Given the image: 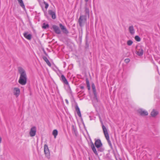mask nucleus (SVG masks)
Masks as SVG:
<instances>
[{
    "mask_svg": "<svg viewBox=\"0 0 160 160\" xmlns=\"http://www.w3.org/2000/svg\"><path fill=\"white\" fill-rule=\"evenodd\" d=\"M18 71L20 74L18 82L22 85H24L26 84L27 81V76L26 71L21 67L18 68Z\"/></svg>",
    "mask_w": 160,
    "mask_h": 160,
    "instance_id": "f257e3e1",
    "label": "nucleus"
},
{
    "mask_svg": "<svg viewBox=\"0 0 160 160\" xmlns=\"http://www.w3.org/2000/svg\"><path fill=\"white\" fill-rule=\"evenodd\" d=\"M102 126V128L103 131V132L105 136V137L106 139V140H107L108 143V144L109 145V146L112 148V145L111 142L110 140L109 139V134L108 133L107 130L105 127L104 125H103Z\"/></svg>",
    "mask_w": 160,
    "mask_h": 160,
    "instance_id": "f03ea898",
    "label": "nucleus"
},
{
    "mask_svg": "<svg viewBox=\"0 0 160 160\" xmlns=\"http://www.w3.org/2000/svg\"><path fill=\"white\" fill-rule=\"evenodd\" d=\"M86 20V16L80 15L78 21L79 26L81 27L83 26Z\"/></svg>",
    "mask_w": 160,
    "mask_h": 160,
    "instance_id": "7ed1b4c3",
    "label": "nucleus"
},
{
    "mask_svg": "<svg viewBox=\"0 0 160 160\" xmlns=\"http://www.w3.org/2000/svg\"><path fill=\"white\" fill-rule=\"evenodd\" d=\"M44 152L47 158L49 159L50 158V153L48 146L46 144L44 146Z\"/></svg>",
    "mask_w": 160,
    "mask_h": 160,
    "instance_id": "20e7f679",
    "label": "nucleus"
},
{
    "mask_svg": "<svg viewBox=\"0 0 160 160\" xmlns=\"http://www.w3.org/2000/svg\"><path fill=\"white\" fill-rule=\"evenodd\" d=\"M144 51L141 47H137L136 54L139 56H142L143 54Z\"/></svg>",
    "mask_w": 160,
    "mask_h": 160,
    "instance_id": "39448f33",
    "label": "nucleus"
},
{
    "mask_svg": "<svg viewBox=\"0 0 160 160\" xmlns=\"http://www.w3.org/2000/svg\"><path fill=\"white\" fill-rule=\"evenodd\" d=\"M36 128L35 126L32 128L29 132V134L30 136L33 137L36 135Z\"/></svg>",
    "mask_w": 160,
    "mask_h": 160,
    "instance_id": "423d86ee",
    "label": "nucleus"
},
{
    "mask_svg": "<svg viewBox=\"0 0 160 160\" xmlns=\"http://www.w3.org/2000/svg\"><path fill=\"white\" fill-rule=\"evenodd\" d=\"M52 28L55 33L57 34H60L61 33V31L58 26L56 25H53L52 26Z\"/></svg>",
    "mask_w": 160,
    "mask_h": 160,
    "instance_id": "0eeeda50",
    "label": "nucleus"
},
{
    "mask_svg": "<svg viewBox=\"0 0 160 160\" xmlns=\"http://www.w3.org/2000/svg\"><path fill=\"white\" fill-rule=\"evenodd\" d=\"M59 26L63 33L67 34L69 33L68 31L66 28L64 26L62 25L61 23H60L59 24Z\"/></svg>",
    "mask_w": 160,
    "mask_h": 160,
    "instance_id": "6e6552de",
    "label": "nucleus"
},
{
    "mask_svg": "<svg viewBox=\"0 0 160 160\" xmlns=\"http://www.w3.org/2000/svg\"><path fill=\"white\" fill-rule=\"evenodd\" d=\"M95 145L97 148H99L101 147L102 145L100 139L97 140L95 142Z\"/></svg>",
    "mask_w": 160,
    "mask_h": 160,
    "instance_id": "1a4fd4ad",
    "label": "nucleus"
},
{
    "mask_svg": "<svg viewBox=\"0 0 160 160\" xmlns=\"http://www.w3.org/2000/svg\"><path fill=\"white\" fill-rule=\"evenodd\" d=\"M13 92L14 95L16 97H18L20 93V89L18 88H13Z\"/></svg>",
    "mask_w": 160,
    "mask_h": 160,
    "instance_id": "9d476101",
    "label": "nucleus"
},
{
    "mask_svg": "<svg viewBox=\"0 0 160 160\" xmlns=\"http://www.w3.org/2000/svg\"><path fill=\"white\" fill-rule=\"evenodd\" d=\"M138 112L142 116H147L148 114V112L146 111L143 110L142 109L138 110Z\"/></svg>",
    "mask_w": 160,
    "mask_h": 160,
    "instance_id": "9b49d317",
    "label": "nucleus"
},
{
    "mask_svg": "<svg viewBox=\"0 0 160 160\" xmlns=\"http://www.w3.org/2000/svg\"><path fill=\"white\" fill-rule=\"evenodd\" d=\"M91 148L92 151H93L94 153L96 155L98 156V153L96 149V148L94 145V144L92 142H91Z\"/></svg>",
    "mask_w": 160,
    "mask_h": 160,
    "instance_id": "f8f14e48",
    "label": "nucleus"
},
{
    "mask_svg": "<svg viewBox=\"0 0 160 160\" xmlns=\"http://www.w3.org/2000/svg\"><path fill=\"white\" fill-rule=\"evenodd\" d=\"M28 32H25L23 33V36L26 39L30 40L32 38V35L31 34H28Z\"/></svg>",
    "mask_w": 160,
    "mask_h": 160,
    "instance_id": "ddd939ff",
    "label": "nucleus"
},
{
    "mask_svg": "<svg viewBox=\"0 0 160 160\" xmlns=\"http://www.w3.org/2000/svg\"><path fill=\"white\" fill-rule=\"evenodd\" d=\"M48 14L50 15L53 19H55L56 18V16L55 12L53 11L52 10H50L48 11Z\"/></svg>",
    "mask_w": 160,
    "mask_h": 160,
    "instance_id": "4468645a",
    "label": "nucleus"
},
{
    "mask_svg": "<svg viewBox=\"0 0 160 160\" xmlns=\"http://www.w3.org/2000/svg\"><path fill=\"white\" fill-rule=\"evenodd\" d=\"M61 79L62 81L65 84L67 85H69L68 81L64 75H61Z\"/></svg>",
    "mask_w": 160,
    "mask_h": 160,
    "instance_id": "2eb2a0df",
    "label": "nucleus"
},
{
    "mask_svg": "<svg viewBox=\"0 0 160 160\" xmlns=\"http://www.w3.org/2000/svg\"><path fill=\"white\" fill-rule=\"evenodd\" d=\"M129 32L131 35H133L135 33V30L132 25L130 26L128 28Z\"/></svg>",
    "mask_w": 160,
    "mask_h": 160,
    "instance_id": "dca6fc26",
    "label": "nucleus"
},
{
    "mask_svg": "<svg viewBox=\"0 0 160 160\" xmlns=\"http://www.w3.org/2000/svg\"><path fill=\"white\" fill-rule=\"evenodd\" d=\"M75 109L79 117L81 118L82 116L81 112L79 108L77 105H76L75 107Z\"/></svg>",
    "mask_w": 160,
    "mask_h": 160,
    "instance_id": "f3484780",
    "label": "nucleus"
},
{
    "mask_svg": "<svg viewBox=\"0 0 160 160\" xmlns=\"http://www.w3.org/2000/svg\"><path fill=\"white\" fill-rule=\"evenodd\" d=\"M158 114V112L154 109L153 110L151 113V115L152 117L156 116Z\"/></svg>",
    "mask_w": 160,
    "mask_h": 160,
    "instance_id": "a211bd4d",
    "label": "nucleus"
},
{
    "mask_svg": "<svg viewBox=\"0 0 160 160\" xmlns=\"http://www.w3.org/2000/svg\"><path fill=\"white\" fill-rule=\"evenodd\" d=\"M72 132L76 136H77L78 135V132L77 131L76 128L74 127L73 125L72 126Z\"/></svg>",
    "mask_w": 160,
    "mask_h": 160,
    "instance_id": "6ab92c4d",
    "label": "nucleus"
},
{
    "mask_svg": "<svg viewBox=\"0 0 160 160\" xmlns=\"http://www.w3.org/2000/svg\"><path fill=\"white\" fill-rule=\"evenodd\" d=\"M42 58L49 66L50 67L51 66L50 62L46 57L43 56Z\"/></svg>",
    "mask_w": 160,
    "mask_h": 160,
    "instance_id": "aec40b11",
    "label": "nucleus"
},
{
    "mask_svg": "<svg viewBox=\"0 0 160 160\" xmlns=\"http://www.w3.org/2000/svg\"><path fill=\"white\" fill-rule=\"evenodd\" d=\"M85 11V15L84 16H86V17H87V16L89 17V10L88 8L86 7Z\"/></svg>",
    "mask_w": 160,
    "mask_h": 160,
    "instance_id": "412c9836",
    "label": "nucleus"
},
{
    "mask_svg": "<svg viewBox=\"0 0 160 160\" xmlns=\"http://www.w3.org/2000/svg\"><path fill=\"white\" fill-rule=\"evenodd\" d=\"M20 6L23 8H25V6L22 0H18Z\"/></svg>",
    "mask_w": 160,
    "mask_h": 160,
    "instance_id": "4be33fe9",
    "label": "nucleus"
},
{
    "mask_svg": "<svg viewBox=\"0 0 160 160\" xmlns=\"http://www.w3.org/2000/svg\"><path fill=\"white\" fill-rule=\"evenodd\" d=\"M93 93L94 96L93 97L94 99L97 102H98V98L96 92H93Z\"/></svg>",
    "mask_w": 160,
    "mask_h": 160,
    "instance_id": "5701e85b",
    "label": "nucleus"
},
{
    "mask_svg": "<svg viewBox=\"0 0 160 160\" xmlns=\"http://www.w3.org/2000/svg\"><path fill=\"white\" fill-rule=\"evenodd\" d=\"M58 131L56 129L53 130L52 132V134L54 136V138H56L58 135Z\"/></svg>",
    "mask_w": 160,
    "mask_h": 160,
    "instance_id": "b1692460",
    "label": "nucleus"
},
{
    "mask_svg": "<svg viewBox=\"0 0 160 160\" xmlns=\"http://www.w3.org/2000/svg\"><path fill=\"white\" fill-rule=\"evenodd\" d=\"M86 82L87 85V87L88 88V89L89 90L90 89V87L89 84V81L88 78H87L86 79Z\"/></svg>",
    "mask_w": 160,
    "mask_h": 160,
    "instance_id": "393cba45",
    "label": "nucleus"
},
{
    "mask_svg": "<svg viewBox=\"0 0 160 160\" xmlns=\"http://www.w3.org/2000/svg\"><path fill=\"white\" fill-rule=\"evenodd\" d=\"M49 25L48 24H46L45 23H44L42 24V28L44 29H46L49 27Z\"/></svg>",
    "mask_w": 160,
    "mask_h": 160,
    "instance_id": "a878e982",
    "label": "nucleus"
},
{
    "mask_svg": "<svg viewBox=\"0 0 160 160\" xmlns=\"http://www.w3.org/2000/svg\"><path fill=\"white\" fill-rule=\"evenodd\" d=\"M135 39L138 42H139L141 40L140 38L138 36H136L135 37Z\"/></svg>",
    "mask_w": 160,
    "mask_h": 160,
    "instance_id": "bb28decb",
    "label": "nucleus"
},
{
    "mask_svg": "<svg viewBox=\"0 0 160 160\" xmlns=\"http://www.w3.org/2000/svg\"><path fill=\"white\" fill-rule=\"evenodd\" d=\"M133 43V42L131 40H129L127 41V44L128 46L131 45Z\"/></svg>",
    "mask_w": 160,
    "mask_h": 160,
    "instance_id": "cd10ccee",
    "label": "nucleus"
},
{
    "mask_svg": "<svg viewBox=\"0 0 160 160\" xmlns=\"http://www.w3.org/2000/svg\"><path fill=\"white\" fill-rule=\"evenodd\" d=\"M92 88L93 92H96L95 88V87L94 83H92Z\"/></svg>",
    "mask_w": 160,
    "mask_h": 160,
    "instance_id": "c85d7f7f",
    "label": "nucleus"
},
{
    "mask_svg": "<svg viewBox=\"0 0 160 160\" xmlns=\"http://www.w3.org/2000/svg\"><path fill=\"white\" fill-rule=\"evenodd\" d=\"M98 148V151H99L100 152H102L104 150V149L103 148L101 147L99 148Z\"/></svg>",
    "mask_w": 160,
    "mask_h": 160,
    "instance_id": "c756f323",
    "label": "nucleus"
},
{
    "mask_svg": "<svg viewBox=\"0 0 160 160\" xmlns=\"http://www.w3.org/2000/svg\"><path fill=\"white\" fill-rule=\"evenodd\" d=\"M44 3L45 5V8L46 9H47L48 7V4L47 2H44Z\"/></svg>",
    "mask_w": 160,
    "mask_h": 160,
    "instance_id": "7c9ffc66",
    "label": "nucleus"
},
{
    "mask_svg": "<svg viewBox=\"0 0 160 160\" xmlns=\"http://www.w3.org/2000/svg\"><path fill=\"white\" fill-rule=\"evenodd\" d=\"M124 61L126 63H128L129 61H130V59H129V58H127V59H125V60H124Z\"/></svg>",
    "mask_w": 160,
    "mask_h": 160,
    "instance_id": "2f4dec72",
    "label": "nucleus"
},
{
    "mask_svg": "<svg viewBox=\"0 0 160 160\" xmlns=\"http://www.w3.org/2000/svg\"><path fill=\"white\" fill-rule=\"evenodd\" d=\"M99 118L100 122H101V123L102 124V126L103 125V122H102V119H101V117H100V116H99Z\"/></svg>",
    "mask_w": 160,
    "mask_h": 160,
    "instance_id": "473e14b6",
    "label": "nucleus"
},
{
    "mask_svg": "<svg viewBox=\"0 0 160 160\" xmlns=\"http://www.w3.org/2000/svg\"><path fill=\"white\" fill-rule=\"evenodd\" d=\"M65 101L67 103V104H68L69 102H68V100L67 99H66L65 100Z\"/></svg>",
    "mask_w": 160,
    "mask_h": 160,
    "instance_id": "72a5a7b5",
    "label": "nucleus"
},
{
    "mask_svg": "<svg viewBox=\"0 0 160 160\" xmlns=\"http://www.w3.org/2000/svg\"><path fill=\"white\" fill-rule=\"evenodd\" d=\"M43 51L44 54L47 56L48 55L47 54V53L46 52H45L44 49H43Z\"/></svg>",
    "mask_w": 160,
    "mask_h": 160,
    "instance_id": "f704fd0d",
    "label": "nucleus"
},
{
    "mask_svg": "<svg viewBox=\"0 0 160 160\" xmlns=\"http://www.w3.org/2000/svg\"><path fill=\"white\" fill-rule=\"evenodd\" d=\"M80 88L81 89H83L84 88V87L83 86H80Z\"/></svg>",
    "mask_w": 160,
    "mask_h": 160,
    "instance_id": "c9c22d12",
    "label": "nucleus"
},
{
    "mask_svg": "<svg viewBox=\"0 0 160 160\" xmlns=\"http://www.w3.org/2000/svg\"><path fill=\"white\" fill-rule=\"evenodd\" d=\"M2 141V138L0 137V143H1Z\"/></svg>",
    "mask_w": 160,
    "mask_h": 160,
    "instance_id": "e433bc0d",
    "label": "nucleus"
},
{
    "mask_svg": "<svg viewBox=\"0 0 160 160\" xmlns=\"http://www.w3.org/2000/svg\"><path fill=\"white\" fill-rule=\"evenodd\" d=\"M87 36L86 37V44L87 43Z\"/></svg>",
    "mask_w": 160,
    "mask_h": 160,
    "instance_id": "4c0bfd02",
    "label": "nucleus"
},
{
    "mask_svg": "<svg viewBox=\"0 0 160 160\" xmlns=\"http://www.w3.org/2000/svg\"><path fill=\"white\" fill-rule=\"evenodd\" d=\"M86 2H87L88 1V0H84Z\"/></svg>",
    "mask_w": 160,
    "mask_h": 160,
    "instance_id": "58836bf2",
    "label": "nucleus"
},
{
    "mask_svg": "<svg viewBox=\"0 0 160 160\" xmlns=\"http://www.w3.org/2000/svg\"><path fill=\"white\" fill-rule=\"evenodd\" d=\"M119 160H122L121 158H119Z\"/></svg>",
    "mask_w": 160,
    "mask_h": 160,
    "instance_id": "ea45409f",
    "label": "nucleus"
},
{
    "mask_svg": "<svg viewBox=\"0 0 160 160\" xmlns=\"http://www.w3.org/2000/svg\"><path fill=\"white\" fill-rule=\"evenodd\" d=\"M45 15L46 16H47V15H46V13H45Z\"/></svg>",
    "mask_w": 160,
    "mask_h": 160,
    "instance_id": "a19ab883",
    "label": "nucleus"
}]
</instances>
